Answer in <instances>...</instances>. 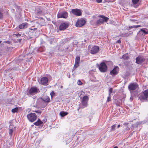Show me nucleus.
<instances>
[{
    "mask_svg": "<svg viewBox=\"0 0 148 148\" xmlns=\"http://www.w3.org/2000/svg\"><path fill=\"white\" fill-rule=\"evenodd\" d=\"M138 87V84L136 82L132 83L129 84L128 86V88L132 95L135 97L138 96V91H135Z\"/></svg>",
    "mask_w": 148,
    "mask_h": 148,
    "instance_id": "obj_1",
    "label": "nucleus"
},
{
    "mask_svg": "<svg viewBox=\"0 0 148 148\" xmlns=\"http://www.w3.org/2000/svg\"><path fill=\"white\" fill-rule=\"evenodd\" d=\"M89 99L88 97L86 95L84 96L81 103L79 104V108H83L88 106V102Z\"/></svg>",
    "mask_w": 148,
    "mask_h": 148,
    "instance_id": "obj_2",
    "label": "nucleus"
},
{
    "mask_svg": "<svg viewBox=\"0 0 148 148\" xmlns=\"http://www.w3.org/2000/svg\"><path fill=\"white\" fill-rule=\"evenodd\" d=\"M100 18L98 19L96 23V25H99L101 24H103L104 22H107L109 20V18L103 15L99 16Z\"/></svg>",
    "mask_w": 148,
    "mask_h": 148,
    "instance_id": "obj_3",
    "label": "nucleus"
},
{
    "mask_svg": "<svg viewBox=\"0 0 148 148\" xmlns=\"http://www.w3.org/2000/svg\"><path fill=\"white\" fill-rule=\"evenodd\" d=\"M27 118L29 121L31 122H33L37 119V116L34 113H31L27 116Z\"/></svg>",
    "mask_w": 148,
    "mask_h": 148,
    "instance_id": "obj_4",
    "label": "nucleus"
},
{
    "mask_svg": "<svg viewBox=\"0 0 148 148\" xmlns=\"http://www.w3.org/2000/svg\"><path fill=\"white\" fill-rule=\"evenodd\" d=\"M99 70L102 72H105L107 69V66L104 62L101 63L100 65L97 64Z\"/></svg>",
    "mask_w": 148,
    "mask_h": 148,
    "instance_id": "obj_5",
    "label": "nucleus"
},
{
    "mask_svg": "<svg viewBox=\"0 0 148 148\" xmlns=\"http://www.w3.org/2000/svg\"><path fill=\"white\" fill-rule=\"evenodd\" d=\"M86 23V21L84 19H80L78 20L76 23V26L77 27H80L84 25Z\"/></svg>",
    "mask_w": 148,
    "mask_h": 148,
    "instance_id": "obj_6",
    "label": "nucleus"
},
{
    "mask_svg": "<svg viewBox=\"0 0 148 148\" xmlns=\"http://www.w3.org/2000/svg\"><path fill=\"white\" fill-rule=\"evenodd\" d=\"M38 88L36 87L31 88L29 90L28 94L32 95H34L36 94L38 90Z\"/></svg>",
    "mask_w": 148,
    "mask_h": 148,
    "instance_id": "obj_7",
    "label": "nucleus"
},
{
    "mask_svg": "<svg viewBox=\"0 0 148 148\" xmlns=\"http://www.w3.org/2000/svg\"><path fill=\"white\" fill-rule=\"evenodd\" d=\"M99 47L97 46H95L91 48L90 52L92 54H95L97 53L99 50Z\"/></svg>",
    "mask_w": 148,
    "mask_h": 148,
    "instance_id": "obj_8",
    "label": "nucleus"
},
{
    "mask_svg": "<svg viewBox=\"0 0 148 148\" xmlns=\"http://www.w3.org/2000/svg\"><path fill=\"white\" fill-rule=\"evenodd\" d=\"M71 12L74 14L79 16L81 15L82 12L81 10L78 9H72L71 10Z\"/></svg>",
    "mask_w": 148,
    "mask_h": 148,
    "instance_id": "obj_9",
    "label": "nucleus"
},
{
    "mask_svg": "<svg viewBox=\"0 0 148 148\" xmlns=\"http://www.w3.org/2000/svg\"><path fill=\"white\" fill-rule=\"evenodd\" d=\"M119 71V67L117 66H116L112 70L110 71V74L112 76H115L118 74Z\"/></svg>",
    "mask_w": 148,
    "mask_h": 148,
    "instance_id": "obj_10",
    "label": "nucleus"
},
{
    "mask_svg": "<svg viewBox=\"0 0 148 148\" xmlns=\"http://www.w3.org/2000/svg\"><path fill=\"white\" fill-rule=\"evenodd\" d=\"M68 13L67 12L64 11L58 14L57 17L58 18H66L68 16Z\"/></svg>",
    "mask_w": 148,
    "mask_h": 148,
    "instance_id": "obj_11",
    "label": "nucleus"
},
{
    "mask_svg": "<svg viewBox=\"0 0 148 148\" xmlns=\"http://www.w3.org/2000/svg\"><path fill=\"white\" fill-rule=\"evenodd\" d=\"M143 94L144 96H142V98L140 99V100L142 101H143V100L146 101L148 97V90H145L143 92Z\"/></svg>",
    "mask_w": 148,
    "mask_h": 148,
    "instance_id": "obj_12",
    "label": "nucleus"
},
{
    "mask_svg": "<svg viewBox=\"0 0 148 148\" xmlns=\"http://www.w3.org/2000/svg\"><path fill=\"white\" fill-rule=\"evenodd\" d=\"M48 81V79L47 77H43L41 79L40 82L39 83L43 85H45L47 83Z\"/></svg>",
    "mask_w": 148,
    "mask_h": 148,
    "instance_id": "obj_13",
    "label": "nucleus"
},
{
    "mask_svg": "<svg viewBox=\"0 0 148 148\" xmlns=\"http://www.w3.org/2000/svg\"><path fill=\"white\" fill-rule=\"evenodd\" d=\"M69 25L66 23H62L60 26L59 29L60 30L65 29L68 27Z\"/></svg>",
    "mask_w": 148,
    "mask_h": 148,
    "instance_id": "obj_14",
    "label": "nucleus"
},
{
    "mask_svg": "<svg viewBox=\"0 0 148 148\" xmlns=\"http://www.w3.org/2000/svg\"><path fill=\"white\" fill-rule=\"evenodd\" d=\"M80 60V57L77 56L75 59V63L73 68V69H75L77 67L79 66V64Z\"/></svg>",
    "mask_w": 148,
    "mask_h": 148,
    "instance_id": "obj_15",
    "label": "nucleus"
},
{
    "mask_svg": "<svg viewBox=\"0 0 148 148\" xmlns=\"http://www.w3.org/2000/svg\"><path fill=\"white\" fill-rule=\"evenodd\" d=\"M28 26V24L26 23H23L19 26V27L20 29H24L27 28Z\"/></svg>",
    "mask_w": 148,
    "mask_h": 148,
    "instance_id": "obj_16",
    "label": "nucleus"
},
{
    "mask_svg": "<svg viewBox=\"0 0 148 148\" xmlns=\"http://www.w3.org/2000/svg\"><path fill=\"white\" fill-rule=\"evenodd\" d=\"M42 99L44 101L48 103L50 101V99L49 97L47 96H44L42 98Z\"/></svg>",
    "mask_w": 148,
    "mask_h": 148,
    "instance_id": "obj_17",
    "label": "nucleus"
},
{
    "mask_svg": "<svg viewBox=\"0 0 148 148\" xmlns=\"http://www.w3.org/2000/svg\"><path fill=\"white\" fill-rule=\"evenodd\" d=\"M42 123L43 122H42L40 119H38L37 121L36 122L34 123V124L35 125L38 126L42 124Z\"/></svg>",
    "mask_w": 148,
    "mask_h": 148,
    "instance_id": "obj_18",
    "label": "nucleus"
},
{
    "mask_svg": "<svg viewBox=\"0 0 148 148\" xmlns=\"http://www.w3.org/2000/svg\"><path fill=\"white\" fill-rule=\"evenodd\" d=\"M68 114V113L67 112L64 111L61 112L60 113V115L62 117H63L66 115Z\"/></svg>",
    "mask_w": 148,
    "mask_h": 148,
    "instance_id": "obj_19",
    "label": "nucleus"
},
{
    "mask_svg": "<svg viewBox=\"0 0 148 148\" xmlns=\"http://www.w3.org/2000/svg\"><path fill=\"white\" fill-rule=\"evenodd\" d=\"M140 31L142 32L145 34H148V30L147 29H142L140 30Z\"/></svg>",
    "mask_w": 148,
    "mask_h": 148,
    "instance_id": "obj_20",
    "label": "nucleus"
},
{
    "mask_svg": "<svg viewBox=\"0 0 148 148\" xmlns=\"http://www.w3.org/2000/svg\"><path fill=\"white\" fill-rule=\"evenodd\" d=\"M11 126H12L11 125H10L9 126V135L11 136L12 135V133L13 132V127H11Z\"/></svg>",
    "mask_w": 148,
    "mask_h": 148,
    "instance_id": "obj_21",
    "label": "nucleus"
},
{
    "mask_svg": "<svg viewBox=\"0 0 148 148\" xmlns=\"http://www.w3.org/2000/svg\"><path fill=\"white\" fill-rule=\"evenodd\" d=\"M130 34L128 33H123L121 34L120 36L122 37H127Z\"/></svg>",
    "mask_w": 148,
    "mask_h": 148,
    "instance_id": "obj_22",
    "label": "nucleus"
},
{
    "mask_svg": "<svg viewBox=\"0 0 148 148\" xmlns=\"http://www.w3.org/2000/svg\"><path fill=\"white\" fill-rule=\"evenodd\" d=\"M128 56V54H125L123 56L122 58L124 60H127L129 58Z\"/></svg>",
    "mask_w": 148,
    "mask_h": 148,
    "instance_id": "obj_23",
    "label": "nucleus"
},
{
    "mask_svg": "<svg viewBox=\"0 0 148 148\" xmlns=\"http://www.w3.org/2000/svg\"><path fill=\"white\" fill-rule=\"evenodd\" d=\"M116 127V125L115 124L113 125L111 127V131H114L115 130V128Z\"/></svg>",
    "mask_w": 148,
    "mask_h": 148,
    "instance_id": "obj_24",
    "label": "nucleus"
},
{
    "mask_svg": "<svg viewBox=\"0 0 148 148\" xmlns=\"http://www.w3.org/2000/svg\"><path fill=\"white\" fill-rule=\"evenodd\" d=\"M18 109L17 108H15L12 110V112L13 113H14L17 111Z\"/></svg>",
    "mask_w": 148,
    "mask_h": 148,
    "instance_id": "obj_25",
    "label": "nucleus"
},
{
    "mask_svg": "<svg viewBox=\"0 0 148 148\" xmlns=\"http://www.w3.org/2000/svg\"><path fill=\"white\" fill-rule=\"evenodd\" d=\"M139 1V0H132V3L134 5L136 4Z\"/></svg>",
    "mask_w": 148,
    "mask_h": 148,
    "instance_id": "obj_26",
    "label": "nucleus"
},
{
    "mask_svg": "<svg viewBox=\"0 0 148 148\" xmlns=\"http://www.w3.org/2000/svg\"><path fill=\"white\" fill-rule=\"evenodd\" d=\"M139 27V25H133L129 27V28L130 29H131L132 28H136Z\"/></svg>",
    "mask_w": 148,
    "mask_h": 148,
    "instance_id": "obj_27",
    "label": "nucleus"
},
{
    "mask_svg": "<svg viewBox=\"0 0 148 148\" xmlns=\"http://www.w3.org/2000/svg\"><path fill=\"white\" fill-rule=\"evenodd\" d=\"M113 89L112 88H110L109 89V95H111V93L112 92Z\"/></svg>",
    "mask_w": 148,
    "mask_h": 148,
    "instance_id": "obj_28",
    "label": "nucleus"
},
{
    "mask_svg": "<svg viewBox=\"0 0 148 148\" xmlns=\"http://www.w3.org/2000/svg\"><path fill=\"white\" fill-rule=\"evenodd\" d=\"M110 101H111V95H109L107 98V102H109Z\"/></svg>",
    "mask_w": 148,
    "mask_h": 148,
    "instance_id": "obj_29",
    "label": "nucleus"
},
{
    "mask_svg": "<svg viewBox=\"0 0 148 148\" xmlns=\"http://www.w3.org/2000/svg\"><path fill=\"white\" fill-rule=\"evenodd\" d=\"M139 64L142 63L143 61L145 60L144 59L139 58Z\"/></svg>",
    "mask_w": 148,
    "mask_h": 148,
    "instance_id": "obj_30",
    "label": "nucleus"
},
{
    "mask_svg": "<svg viewBox=\"0 0 148 148\" xmlns=\"http://www.w3.org/2000/svg\"><path fill=\"white\" fill-rule=\"evenodd\" d=\"M77 84L79 85H81L82 84V82L80 80H78L77 82Z\"/></svg>",
    "mask_w": 148,
    "mask_h": 148,
    "instance_id": "obj_31",
    "label": "nucleus"
},
{
    "mask_svg": "<svg viewBox=\"0 0 148 148\" xmlns=\"http://www.w3.org/2000/svg\"><path fill=\"white\" fill-rule=\"evenodd\" d=\"M50 95L51 96V98H52V97L54 95H55V93L53 91H52L50 93Z\"/></svg>",
    "mask_w": 148,
    "mask_h": 148,
    "instance_id": "obj_32",
    "label": "nucleus"
},
{
    "mask_svg": "<svg viewBox=\"0 0 148 148\" xmlns=\"http://www.w3.org/2000/svg\"><path fill=\"white\" fill-rule=\"evenodd\" d=\"M136 62L138 64H139V57H137L136 58Z\"/></svg>",
    "mask_w": 148,
    "mask_h": 148,
    "instance_id": "obj_33",
    "label": "nucleus"
},
{
    "mask_svg": "<svg viewBox=\"0 0 148 148\" xmlns=\"http://www.w3.org/2000/svg\"><path fill=\"white\" fill-rule=\"evenodd\" d=\"M4 43H6L7 44H10L11 43V42L10 41H4Z\"/></svg>",
    "mask_w": 148,
    "mask_h": 148,
    "instance_id": "obj_34",
    "label": "nucleus"
},
{
    "mask_svg": "<svg viewBox=\"0 0 148 148\" xmlns=\"http://www.w3.org/2000/svg\"><path fill=\"white\" fill-rule=\"evenodd\" d=\"M97 2L98 3H100L102 2V0H96Z\"/></svg>",
    "mask_w": 148,
    "mask_h": 148,
    "instance_id": "obj_35",
    "label": "nucleus"
},
{
    "mask_svg": "<svg viewBox=\"0 0 148 148\" xmlns=\"http://www.w3.org/2000/svg\"><path fill=\"white\" fill-rule=\"evenodd\" d=\"M3 18L2 14L0 12V19L2 18Z\"/></svg>",
    "mask_w": 148,
    "mask_h": 148,
    "instance_id": "obj_36",
    "label": "nucleus"
},
{
    "mask_svg": "<svg viewBox=\"0 0 148 148\" xmlns=\"http://www.w3.org/2000/svg\"><path fill=\"white\" fill-rule=\"evenodd\" d=\"M117 42L118 43H121V41L119 39V40H118L117 41Z\"/></svg>",
    "mask_w": 148,
    "mask_h": 148,
    "instance_id": "obj_37",
    "label": "nucleus"
},
{
    "mask_svg": "<svg viewBox=\"0 0 148 148\" xmlns=\"http://www.w3.org/2000/svg\"><path fill=\"white\" fill-rule=\"evenodd\" d=\"M128 123H125L123 124V125L126 126L128 125Z\"/></svg>",
    "mask_w": 148,
    "mask_h": 148,
    "instance_id": "obj_38",
    "label": "nucleus"
},
{
    "mask_svg": "<svg viewBox=\"0 0 148 148\" xmlns=\"http://www.w3.org/2000/svg\"><path fill=\"white\" fill-rule=\"evenodd\" d=\"M35 112H36V113H39V114H40V113H41V112L40 111H36Z\"/></svg>",
    "mask_w": 148,
    "mask_h": 148,
    "instance_id": "obj_39",
    "label": "nucleus"
},
{
    "mask_svg": "<svg viewBox=\"0 0 148 148\" xmlns=\"http://www.w3.org/2000/svg\"><path fill=\"white\" fill-rule=\"evenodd\" d=\"M15 35L17 36H21L20 34H15Z\"/></svg>",
    "mask_w": 148,
    "mask_h": 148,
    "instance_id": "obj_40",
    "label": "nucleus"
},
{
    "mask_svg": "<svg viewBox=\"0 0 148 148\" xmlns=\"http://www.w3.org/2000/svg\"><path fill=\"white\" fill-rule=\"evenodd\" d=\"M130 128H129V127H126V130H129Z\"/></svg>",
    "mask_w": 148,
    "mask_h": 148,
    "instance_id": "obj_41",
    "label": "nucleus"
},
{
    "mask_svg": "<svg viewBox=\"0 0 148 148\" xmlns=\"http://www.w3.org/2000/svg\"><path fill=\"white\" fill-rule=\"evenodd\" d=\"M30 29L31 30H35V29H36V28H34V29H32V28H31V29Z\"/></svg>",
    "mask_w": 148,
    "mask_h": 148,
    "instance_id": "obj_42",
    "label": "nucleus"
},
{
    "mask_svg": "<svg viewBox=\"0 0 148 148\" xmlns=\"http://www.w3.org/2000/svg\"><path fill=\"white\" fill-rule=\"evenodd\" d=\"M41 11H39V12H37V13H38V14H40V13H41Z\"/></svg>",
    "mask_w": 148,
    "mask_h": 148,
    "instance_id": "obj_43",
    "label": "nucleus"
},
{
    "mask_svg": "<svg viewBox=\"0 0 148 148\" xmlns=\"http://www.w3.org/2000/svg\"><path fill=\"white\" fill-rule=\"evenodd\" d=\"M120 126H121V125H119L117 126V127H118V128H119L120 127Z\"/></svg>",
    "mask_w": 148,
    "mask_h": 148,
    "instance_id": "obj_44",
    "label": "nucleus"
},
{
    "mask_svg": "<svg viewBox=\"0 0 148 148\" xmlns=\"http://www.w3.org/2000/svg\"><path fill=\"white\" fill-rule=\"evenodd\" d=\"M113 148H118V147L117 146H115Z\"/></svg>",
    "mask_w": 148,
    "mask_h": 148,
    "instance_id": "obj_45",
    "label": "nucleus"
},
{
    "mask_svg": "<svg viewBox=\"0 0 148 148\" xmlns=\"http://www.w3.org/2000/svg\"><path fill=\"white\" fill-rule=\"evenodd\" d=\"M63 86H60V88H63Z\"/></svg>",
    "mask_w": 148,
    "mask_h": 148,
    "instance_id": "obj_46",
    "label": "nucleus"
},
{
    "mask_svg": "<svg viewBox=\"0 0 148 148\" xmlns=\"http://www.w3.org/2000/svg\"><path fill=\"white\" fill-rule=\"evenodd\" d=\"M2 42V41H0V44H1V42Z\"/></svg>",
    "mask_w": 148,
    "mask_h": 148,
    "instance_id": "obj_47",
    "label": "nucleus"
},
{
    "mask_svg": "<svg viewBox=\"0 0 148 148\" xmlns=\"http://www.w3.org/2000/svg\"><path fill=\"white\" fill-rule=\"evenodd\" d=\"M140 32V31H139V34H140V33H141V32Z\"/></svg>",
    "mask_w": 148,
    "mask_h": 148,
    "instance_id": "obj_48",
    "label": "nucleus"
},
{
    "mask_svg": "<svg viewBox=\"0 0 148 148\" xmlns=\"http://www.w3.org/2000/svg\"><path fill=\"white\" fill-rule=\"evenodd\" d=\"M90 46L89 45V46H88V48L89 47V46Z\"/></svg>",
    "mask_w": 148,
    "mask_h": 148,
    "instance_id": "obj_49",
    "label": "nucleus"
}]
</instances>
